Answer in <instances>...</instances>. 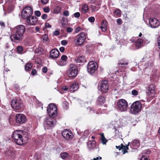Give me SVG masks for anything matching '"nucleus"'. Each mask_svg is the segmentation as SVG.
I'll return each instance as SVG.
<instances>
[{"label":"nucleus","instance_id":"58","mask_svg":"<svg viewBox=\"0 0 160 160\" xmlns=\"http://www.w3.org/2000/svg\"><path fill=\"white\" fill-rule=\"evenodd\" d=\"M157 41L158 45L159 46V48L160 49V35L158 38Z\"/></svg>","mask_w":160,"mask_h":160},{"label":"nucleus","instance_id":"49","mask_svg":"<svg viewBox=\"0 0 160 160\" xmlns=\"http://www.w3.org/2000/svg\"><path fill=\"white\" fill-rule=\"evenodd\" d=\"M151 151L149 149L145 150L143 151V153L146 154H149L150 153Z\"/></svg>","mask_w":160,"mask_h":160},{"label":"nucleus","instance_id":"24","mask_svg":"<svg viewBox=\"0 0 160 160\" xmlns=\"http://www.w3.org/2000/svg\"><path fill=\"white\" fill-rule=\"evenodd\" d=\"M140 141L138 139H135L133 140L131 143L130 146L131 147H133L134 148H136L137 147H139L140 145Z\"/></svg>","mask_w":160,"mask_h":160},{"label":"nucleus","instance_id":"51","mask_svg":"<svg viewBox=\"0 0 160 160\" xmlns=\"http://www.w3.org/2000/svg\"><path fill=\"white\" fill-rule=\"evenodd\" d=\"M63 14L66 16H68L69 15V12L68 10H65L63 12Z\"/></svg>","mask_w":160,"mask_h":160},{"label":"nucleus","instance_id":"59","mask_svg":"<svg viewBox=\"0 0 160 160\" xmlns=\"http://www.w3.org/2000/svg\"><path fill=\"white\" fill-rule=\"evenodd\" d=\"M48 17V15L46 14H44L42 16V18L43 19H46Z\"/></svg>","mask_w":160,"mask_h":160},{"label":"nucleus","instance_id":"9","mask_svg":"<svg viewBox=\"0 0 160 160\" xmlns=\"http://www.w3.org/2000/svg\"><path fill=\"white\" fill-rule=\"evenodd\" d=\"M98 68L97 63L96 62L92 61L89 62L87 65V71L90 73L92 74L95 72Z\"/></svg>","mask_w":160,"mask_h":160},{"label":"nucleus","instance_id":"44","mask_svg":"<svg viewBox=\"0 0 160 160\" xmlns=\"http://www.w3.org/2000/svg\"><path fill=\"white\" fill-rule=\"evenodd\" d=\"M43 10L45 13H48L50 11V9L48 7H46L43 8Z\"/></svg>","mask_w":160,"mask_h":160},{"label":"nucleus","instance_id":"55","mask_svg":"<svg viewBox=\"0 0 160 160\" xmlns=\"http://www.w3.org/2000/svg\"><path fill=\"white\" fill-rule=\"evenodd\" d=\"M140 160H150V159L146 156L143 155L141 158Z\"/></svg>","mask_w":160,"mask_h":160},{"label":"nucleus","instance_id":"50","mask_svg":"<svg viewBox=\"0 0 160 160\" xmlns=\"http://www.w3.org/2000/svg\"><path fill=\"white\" fill-rule=\"evenodd\" d=\"M42 72L43 73H46L48 71V68L46 67H44L42 68Z\"/></svg>","mask_w":160,"mask_h":160},{"label":"nucleus","instance_id":"5","mask_svg":"<svg viewBox=\"0 0 160 160\" xmlns=\"http://www.w3.org/2000/svg\"><path fill=\"white\" fill-rule=\"evenodd\" d=\"M47 112L50 118L56 117L58 114L57 108L56 105L53 103L49 104L47 108Z\"/></svg>","mask_w":160,"mask_h":160},{"label":"nucleus","instance_id":"1","mask_svg":"<svg viewBox=\"0 0 160 160\" xmlns=\"http://www.w3.org/2000/svg\"><path fill=\"white\" fill-rule=\"evenodd\" d=\"M25 29V26L22 25H19L16 26L14 28V32L10 36L12 41L16 42L17 41H21L23 38Z\"/></svg>","mask_w":160,"mask_h":160},{"label":"nucleus","instance_id":"52","mask_svg":"<svg viewBox=\"0 0 160 160\" xmlns=\"http://www.w3.org/2000/svg\"><path fill=\"white\" fill-rule=\"evenodd\" d=\"M72 30L73 29L71 27H68L66 29L67 32L69 33L72 32Z\"/></svg>","mask_w":160,"mask_h":160},{"label":"nucleus","instance_id":"16","mask_svg":"<svg viewBox=\"0 0 160 160\" xmlns=\"http://www.w3.org/2000/svg\"><path fill=\"white\" fill-rule=\"evenodd\" d=\"M106 97L104 95H100L97 98L96 104L97 105L102 106L106 102Z\"/></svg>","mask_w":160,"mask_h":160},{"label":"nucleus","instance_id":"46","mask_svg":"<svg viewBox=\"0 0 160 160\" xmlns=\"http://www.w3.org/2000/svg\"><path fill=\"white\" fill-rule=\"evenodd\" d=\"M82 29L80 27H78L75 29V32L76 33H78Z\"/></svg>","mask_w":160,"mask_h":160},{"label":"nucleus","instance_id":"28","mask_svg":"<svg viewBox=\"0 0 160 160\" xmlns=\"http://www.w3.org/2000/svg\"><path fill=\"white\" fill-rule=\"evenodd\" d=\"M143 41L142 39H138L135 43V45L136 47L138 48H139L142 45L143 43Z\"/></svg>","mask_w":160,"mask_h":160},{"label":"nucleus","instance_id":"13","mask_svg":"<svg viewBox=\"0 0 160 160\" xmlns=\"http://www.w3.org/2000/svg\"><path fill=\"white\" fill-rule=\"evenodd\" d=\"M26 118L23 114L18 113L15 116L16 122L18 124H22L24 123L26 121Z\"/></svg>","mask_w":160,"mask_h":160},{"label":"nucleus","instance_id":"30","mask_svg":"<svg viewBox=\"0 0 160 160\" xmlns=\"http://www.w3.org/2000/svg\"><path fill=\"white\" fill-rule=\"evenodd\" d=\"M30 18H31V19L32 20V23L31 24V25L33 26L35 25L38 21V18L34 16H32Z\"/></svg>","mask_w":160,"mask_h":160},{"label":"nucleus","instance_id":"14","mask_svg":"<svg viewBox=\"0 0 160 160\" xmlns=\"http://www.w3.org/2000/svg\"><path fill=\"white\" fill-rule=\"evenodd\" d=\"M155 88L156 86L154 84H150L146 88L147 95L148 96H152V98H153L154 95L156 93Z\"/></svg>","mask_w":160,"mask_h":160},{"label":"nucleus","instance_id":"53","mask_svg":"<svg viewBox=\"0 0 160 160\" xmlns=\"http://www.w3.org/2000/svg\"><path fill=\"white\" fill-rule=\"evenodd\" d=\"M61 44L63 45H65L67 44L68 42L66 40H63L61 42Z\"/></svg>","mask_w":160,"mask_h":160},{"label":"nucleus","instance_id":"42","mask_svg":"<svg viewBox=\"0 0 160 160\" xmlns=\"http://www.w3.org/2000/svg\"><path fill=\"white\" fill-rule=\"evenodd\" d=\"M61 60L66 62H67L68 57L66 55H63L61 57Z\"/></svg>","mask_w":160,"mask_h":160},{"label":"nucleus","instance_id":"45","mask_svg":"<svg viewBox=\"0 0 160 160\" xmlns=\"http://www.w3.org/2000/svg\"><path fill=\"white\" fill-rule=\"evenodd\" d=\"M138 93V91L136 90H133L132 91V94L134 96L137 95Z\"/></svg>","mask_w":160,"mask_h":160},{"label":"nucleus","instance_id":"39","mask_svg":"<svg viewBox=\"0 0 160 160\" xmlns=\"http://www.w3.org/2000/svg\"><path fill=\"white\" fill-rule=\"evenodd\" d=\"M62 105L64 109H67L68 108V103L67 101H64L62 103Z\"/></svg>","mask_w":160,"mask_h":160},{"label":"nucleus","instance_id":"10","mask_svg":"<svg viewBox=\"0 0 160 160\" xmlns=\"http://www.w3.org/2000/svg\"><path fill=\"white\" fill-rule=\"evenodd\" d=\"M11 106L14 109L19 110L18 112L22 110V104L20 101L18 100H12L11 102Z\"/></svg>","mask_w":160,"mask_h":160},{"label":"nucleus","instance_id":"7","mask_svg":"<svg viewBox=\"0 0 160 160\" xmlns=\"http://www.w3.org/2000/svg\"><path fill=\"white\" fill-rule=\"evenodd\" d=\"M117 109L120 112H125L128 106L127 102L124 99H121L117 102Z\"/></svg>","mask_w":160,"mask_h":160},{"label":"nucleus","instance_id":"12","mask_svg":"<svg viewBox=\"0 0 160 160\" xmlns=\"http://www.w3.org/2000/svg\"><path fill=\"white\" fill-rule=\"evenodd\" d=\"M99 87L100 90L101 92L103 93L107 92L109 89L108 81L106 80L102 81L100 84Z\"/></svg>","mask_w":160,"mask_h":160},{"label":"nucleus","instance_id":"27","mask_svg":"<svg viewBox=\"0 0 160 160\" xmlns=\"http://www.w3.org/2000/svg\"><path fill=\"white\" fill-rule=\"evenodd\" d=\"M33 64L31 62H28L25 66V70L27 72L30 71L32 67Z\"/></svg>","mask_w":160,"mask_h":160},{"label":"nucleus","instance_id":"35","mask_svg":"<svg viewBox=\"0 0 160 160\" xmlns=\"http://www.w3.org/2000/svg\"><path fill=\"white\" fill-rule=\"evenodd\" d=\"M60 156L62 159H65L68 157V154L66 152L62 153L60 154Z\"/></svg>","mask_w":160,"mask_h":160},{"label":"nucleus","instance_id":"29","mask_svg":"<svg viewBox=\"0 0 160 160\" xmlns=\"http://www.w3.org/2000/svg\"><path fill=\"white\" fill-rule=\"evenodd\" d=\"M88 10L89 8L87 5L84 4L82 5L81 9V11L82 13H86L88 12Z\"/></svg>","mask_w":160,"mask_h":160},{"label":"nucleus","instance_id":"33","mask_svg":"<svg viewBox=\"0 0 160 160\" xmlns=\"http://www.w3.org/2000/svg\"><path fill=\"white\" fill-rule=\"evenodd\" d=\"M61 8L58 6H57L53 9V12L55 14H58L61 11Z\"/></svg>","mask_w":160,"mask_h":160},{"label":"nucleus","instance_id":"34","mask_svg":"<svg viewBox=\"0 0 160 160\" xmlns=\"http://www.w3.org/2000/svg\"><path fill=\"white\" fill-rule=\"evenodd\" d=\"M17 53L19 54H21L23 51V48L21 46H18L16 48Z\"/></svg>","mask_w":160,"mask_h":160},{"label":"nucleus","instance_id":"2","mask_svg":"<svg viewBox=\"0 0 160 160\" xmlns=\"http://www.w3.org/2000/svg\"><path fill=\"white\" fill-rule=\"evenodd\" d=\"M22 133V130H18L15 131L12 135V138L14 140V142L19 145L25 144L26 142L25 141L23 140V139L21 134Z\"/></svg>","mask_w":160,"mask_h":160},{"label":"nucleus","instance_id":"57","mask_svg":"<svg viewBox=\"0 0 160 160\" xmlns=\"http://www.w3.org/2000/svg\"><path fill=\"white\" fill-rule=\"evenodd\" d=\"M117 22L119 25H120L122 23V20L121 18H118L117 20Z\"/></svg>","mask_w":160,"mask_h":160},{"label":"nucleus","instance_id":"37","mask_svg":"<svg viewBox=\"0 0 160 160\" xmlns=\"http://www.w3.org/2000/svg\"><path fill=\"white\" fill-rule=\"evenodd\" d=\"M42 39L44 41H46V42H48L49 39L48 38V35L46 34H44L42 37Z\"/></svg>","mask_w":160,"mask_h":160},{"label":"nucleus","instance_id":"36","mask_svg":"<svg viewBox=\"0 0 160 160\" xmlns=\"http://www.w3.org/2000/svg\"><path fill=\"white\" fill-rule=\"evenodd\" d=\"M58 64L61 66H64L66 65L67 64V62L62 61L61 60L59 61L58 62Z\"/></svg>","mask_w":160,"mask_h":160},{"label":"nucleus","instance_id":"21","mask_svg":"<svg viewBox=\"0 0 160 160\" xmlns=\"http://www.w3.org/2000/svg\"><path fill=\"white\" fill-rule=\"evenodd\" d=\"M100 28L103 32L106 31L107 28V22L106 20H103L102 21Z\"/></svg>","mask_w":160,"mask_h":160},{"label":"nucleus","instance_id":"6","mask_svg":"<svg viewBox=\"0 0 160 160\" xmlns=\"http://www.w3.org/2000/svg\"><path fill=\"white\" fill-rule=\"evenodd\" d=\"M142 105L139 101H136L133 102L131 106L130 111L131 113L136 114L141 112Z\"/></svg>","mask_w":160,"mask_h":160},{"label":"nucleus","instance_id":"62","mask_svg":"<svg viewBox=\"0 0 160 160\" xmlns=\"http://www.w3.org/2000/svg\"><path fill=\"white\" fill-rule=\"evenodd\" d=\"M49 0H41V3L44 4H46L48 2Z\"/></svg>","mask_w":160,"mask_h":160},{"label":"nucleus","instance_id":"64","mask_svg":"<svg viewBox=\"0 0 160 160\" xmlns=\"http://www.w3.org/2000/svg\"><path fill=\"white\" fill-rule=\"evenodd\" d=\"M102 158V157L98 156V157H97L96 158H93L92 160H98L99 159H101Z\"/></svg>","mask_w":160,"mask_h":160},{"label":"nucleus","instance_id":"31","mask_svg":"<svg viewBox=\"0 0 160 160\" xmlns=\"http://www.w3.org/2000/svg\"><path fill=\"white\" fill-rule=\"evenodd\" d=\"M36 53L39 54H42L44 53L43 49L41 47H38L35 50Z\"/></svg>","mask_w":160,"mask_h":160},{"label":"nucleus","instance_id":"32","mask_svg":"<svg viewBox=\"0 0 160 160\" xmlns=\"http://www.w3.org/2000/svg\"><path fill=\"white\" fill-rule=\"evenodd\" d=\"M95 5H91L90 8L91 9L92 12H95L98 11L99 9V8L95 6Z\"/></svg>","mask_w":160,"mask_h":160},{"label":"nucleus","instance_id":"61","mask_svg":"<svg viewBox=\"0 0 160 160\" xmlns=\"http://www.w3.org/2000/svg\"><path fill=\"white\" fill-rule=\"evenodd\" d=\"M54 34L55 35H58L60 34V32L58 30H56L53 32Z\"/></svg>","mask_w":160,"mask_h":160},{"label":"nucleus","instance_id":"25","mask_svg":"<svg viewBox=\"0 0 160 160\" xmlns=\"http://www.w3.org/2000/svg\"><path fill=\"white\" fill-rule=\"evenodd\" d=\"M129 143L130 142H128V144L126 146L124 145L123 144L121 143V145L122 146L121 149H122V152L123 154L128 152L127 150L129 149L128 146H129Z\"/></svg>","mask_w":160,"mask_h":160},{"label":"nucleus","instance_id":"20","mask_svg":"<svg viewBox=\"0 0 160 160\" xmlns=\"http://www.w3.org/2000/svg\"><path fill=\"white\" fill-rule=\"evenodd\" d=\"M75 61L77 63H84L86 62L85 57L84 56H80L76 57Z\"/></svg>","mask_w":160,"mask_h":160},{"label":"nucleus","instance_id":"18","mask_svg":"<svg viewBox=\"0 0 160 160\" xmlns=\"http://www.w3.org/2000/svg\"><path fill=\"white\" fill-rule=\"evenodd\" d=\"M54 118H50L49 117L46 121L47 124L49 127H52L54 126L56 123V120Z\"/></svg>","mask_w":160,"mask_h":160},{"label":"nucleus","instance_id":"54","mask_svg":"<svg viewBox=\"0 0 160 160\" xmlns=\"http://www.w3.org/2000/svg\"><path fill=\"white\" fill-rule=\"evenodd\" d=\"M101 141L102 143L103 144H106V142H108V140H107L105 138H104L102 139V140H101Z\"/></svg>","mask_w":160,"mask_h":160},{"label":"nucleus","instance_id":"38","mask_svg":"<svg viewBox=\"0 0 160 160\" xmlns=\"http://www.w3.org/2000/svg\"><path fill=\"white\" fill-rule=\"evenodd\" d=\"M102 1L101 0H95L93 2V3L95 5L99 6L101 5Z\"/></svg>","mask_w":160,"mask_h":160},{"label":"nucleus","instance_id":"40","mask_svg":"<svg viewBox=\"0 0 160 160\" xmlns=\"http://www.w3.org/2000/svg\"><path fill=\"white\" fill-rule=\"evenodd\" d=\"M114 13L117 15H119L121 14L120 10L119 9H116L114 12Z\"/></svg>","mask_w":160,"mask_h":160},{"label":"nucleus","instance_id":"15","mask_svg":"<svg viewBox=\"0 0 160 160\" xmlns=\"http://www.w3.org/2000/svg\"><path fill=\"white\" fill-rule=\"evenodd\" d=\"M149 23L151 28H154L159 26V22L156 18H151L149 19Z\"/></svg>","mask_w":160,"mask_h":160},{"label":"nucleus","instance_id":"43","mask_svg":"<svg viewBox=\"0 0 160 160\" xmlns=\"http://www.w3.org/2000/svg\"><path fill=\"white\" fill-rule=\"evenodd\" d=\"M30 18L28 17L27 18V22L28 23V24H26L27 26H28L29 25H31V24L32 23V21H31Z\"/></svg>","mask_w":160,"mask_h":160},{"label":"nucleus","instance_id":"11","mask_svg":"<svg viewBox=\"0 0 160 160\" xmlns=\"http://www.w3.org/2000/svg\"><path fill=\"white\" fill-rule=\"evenodd\" d=\"M62 135L63 138L67 141H69L73 138V134L72 132L66 129H64L62 132Z\"/></svg>","mask_w":160,"mask_h":160},{"label":"nucleus","instance_id":"26","mask_svg":"<svg viewBox=\"0 0 160 160\" xmlns=\"http://www.w3.org/2000/svg\"><path fill=\"white\" fill-rule=\"evenodd\" d=\"M96 142L94 140L89 142L88 144V147L91 149L96 148Z\"/></svg>","mask_w":160,"mask_h":160},{"label":"nucleus","instance_id":"48","mask_svg":"<svg viewBox=\"0 0 160 160\" xmlns=\"http://www.w3.org/2000/svg\"><path fill=\"white\" fill-rule=\"evenodd\" d=\"M37 71L36 69H32L31 72V74L32 75H34L35 74H37Z\"/></svg>","mask_w":160,"mask_h":160},{"label":"nucleus","instance_id":"56","mask_svg":"<svg viewBox=\"0 0 160 160\" xmlns=\"http://www.w3.org/2000/svg\"><path fill=\"white\" fill-rule=\"evenodd\" d=\"M80 14L79 12H76L74 14V17L75 18H78L80 16Z\"/></svg>","mask_w":160,"mask_h":160},{"label":"nucleus","instance_id":"17","mask_svg":"<svg viewBox=\"0 0 160 160\" xmlns=\"http://www.w3.org/2000/svg\"><path fill=\"white\" fill-rule=\"evenodd\" d=\"M59 52L57 49H53L50 52V57L52 59L57 58L59 56Z\"/></svg>","mask_w":160,"mask_h":160},{"label":"nucleus","instance_id":"41","mask_svg":"<svg viewBox=\"0 0 160 160\" xmlns=\"http://www.w3.org/2000/svg\"><path fill=\"white\" fill-rule=\"evenodd\" d=\"M88 20L89 22H93L95 21V18L93 17H90L88 18Z\"/></svg>","mask_w":160,"mask_h":160},{"label":"nucleus","instance_id":"47","mask_svg":"<svg viewBox=\"0 0 160 160\" xmlns=\"http://www.w3.org/2000/svg\"><path fill=\"white\" fill-rule=\"evenodd\" d=\"M35 15L38 16L40 17L41 15V12L39 11H36L34 12Z\"/></svg>","mask_w":160,"mask_h":160},{"label":"nucleus","instance_id":"19","mask_svg":"<svg viewBox=\"0 0 160 160\" xmlns=\"http://www.w3.org/2000/svg\"><path fill=\"white\" fill-rule=\"evenodd\" d=\"M79 88V84L75 82L71 84L69 86V90L71 92H73L77 90Z\"/></svg>","mask_w":160,"mask_h":160},{"label":"nucleus","instance_id":"4","mask_svg":"<svg viewBox=\"0 0 160 160\" xmlns=\"http://www.w3.org/2000/svg\"><path fill=\"white\" fill-rule=\"evenodd\" d=\"M86 38L85 33L83 32H80L75 37L74 41L75 45L78 46H81L85 41Z\"/></svg>","mask_w":160,"mask_h":160},{"label":"nucleus","instance_id":"3","mask_svg":"<svg viewBox=\"0 0 160 160\" xmlns=\"http://www.w3.org/2000/svg\"><path fill=\"white\" fill-rule=\"evenodd\" d=\"M78 68L73 64H71L69 65L66 72V75L72 79L74 78L77 75Z\"/></svg>","mask_w":160,"mask_h":160},{"label":"nucleus","instance_id":"8","mask_svg":"<svg viewBox=\"0 0 160 160\" xmlns=\"http://www.w3.org/2000/svg\"><path fill=\"white\" fill-rule=\"evenodd\" d=\"M33 13V10L30 6H27L22 10L21 16L24 19H26L28 17L30 18Z\"/></svg>","mask_w":160,"mask_h":160},{"label":"nucleus","instance_id":"23","mask_svg":"<svg viewBox=\"0 0 160 160\" xmlns=\"http://www.w3.org/2000/svg\"><path fill=\"white\" fill-rule=\"evenodd\" d=\"M121 61H123L122 60H120L118 63V68L119 69H122V70H124L126 69V66L127 65L128 63V62H122Z\"/></svg>","mask_w":160,"mask_h":160},{"label":"nucleus","instance_id":"63","mask_svg":"<svg viewBox=\"0 0 160 160\" xmlns=\"http://www.w3.org/2000/svg\"><path fill=\"white\" fill-rule=\"evenodd\" d=\"M45 27L46 28H51L52 26L48 23H46L45 25Z\"/></svg>","mask_w":160,"mask_h":160},{"label":"nucleus","instance_id":"60","mask_svg":"<svg viewBox=\"0 0 160 160\" xmlns=\"http://www.w3.org/2000/svg\"><path fill=\"white\" fill-rule=\"evenodd\" d=\"M62 89L64 91H67L69 89V87L68 86H64L62 87Z\"/></svg>","mask_w":160,"mask_h":160},{"label":"nucleus","instance_id":"22","mask_svg":"<svg viewBox=\"0 0 160 160\" xmlns=\"http://www.w3.org/2000/svg\"><path fill=\"white\" fill-rule=\"evenodd\" d=\"M15 151L8 150L5 152V154L6 156H8L11 158H13L15 156Z\"/></svg>","mask_w":160,"mask_h":160}]
</instances>
